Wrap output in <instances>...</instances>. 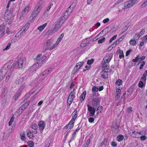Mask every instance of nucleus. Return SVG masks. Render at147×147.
<instances>
[{
  "label": "nucleus",
  "instance_id": "47",
  "mask_svg": "<svg viewBox=\"0 0 147 147\" xmlns=\"http://www.w3.org/2000/svg\"><path fill=\"white\" fill-rule=\"evenodd\" d=\"M79 69V68H78V67H76V65L75 67H74L73 71V74L76 73L78 71Z\"/></svg>",
  "mask_w": 147,
  "mask_h": 147
},
{
  "label": "nucleus",
  "instance_id": "9",
  "mask_svg": "<svg viewBox=\"0 0 147 147\" xmlns=\"http://www.w3.org/2000/svg\"><path fill=\"white\" fill-rule=\"evenodd\" d=\"M9 65L7 64H5L0 70V72L1 73L2 75L4 76L8 72L9 68Z\"/></svg>",
  "mask_w": 147,
  "mask_h": 147
},
{
  "label": "nucleus",
  "instance_id": "59",
  "mask_svg": "<svg viewBox=\"0 0 147 147\" xmlns=\"http://www.w3.org/2000/svg\"><path fill=\"white\" fill-rule=\"evenodd\" d=\"M128 27L127 26H125L122 29V32L121 33V34H123L124 32L126 31L128 28Z\"/></svg>",
  "mask_w": 147,
  "mask_h": 147
},
{
  "label": "nucleus",
  "instance_id": "26",
  "mask_svg": "<svg viewBox=\"0 0 147 147\" xmlns=\"http://www.w3.org/2000/svg\"><path fill=\"white\" fill-rule=\"evenodd\" d=\"M64 33H63L59 36V37L57 39V41H56L59 44V43L61 42L64 36Z\"/></svg>",
  "mask_w": 147,
  "mask_h": 147
},
{
  "label": "nucleus",
  "instance_id": "38",
  "mask_svg": "<svg viewBox=\"0 0 147 147\" xmlns=\"http://www.w3.org/2000/svg\"><path fill=\"white\" fill-rule=\"evenodd\" d=\"M27 144L30 147H33L34 146V142L32 141H28L27 142Z\"/></svg>",
  "mask_w": 147,
  "mask_h": 147
},
{
  "label": "nucleus",
  "instance_id": "16",
  "mask_svg": "<svg viewBox=\"0 0 147 147\" xmlns=\"http://www.w3.org/2000/svg\"><path fill=\"white\" fill-rule=\"evenodd\" d=\"M43 5V1L40 0L37 3L35 7L41 10L42 9V6Z\"/></svg>",
  "mask_w": 147,
  "mask_h": 147
},
{
  "label": "nucleus",
  "instance_id": "63",
  "mask_svg": "<svg viewBox=\"0 0 147 147\" xmlns=\"http://www.w3.org/2000/svg\"><path fill=\"white\" fill-rule=\"evenodd\" d=\"M5 34V33L4 31H0V38H1Z\"/></svg>",
  "mask_w": 147,
  "mask_h": 147
},
{
  "label": "nucleus",
  "instance_id": "5",
  "mask_svg": "<svg viewBox=\"0 0 147 147\" xmlns=\"http://www.w3.org/2000/svg\"><path fill=\"white\" fill-rule=\"evenodd\" d=\"M53 43V40L51 39H48L45 41L43 44V52L45 53L47 50L51 46V45Z\"/></svg>",
  "mask_w": 147,
  "mask_h": 147
},
{
  "label": "nucleus",
  "instance_id": "44",
  "mask_svg": "<svg viewBox=\"0 0 147 147\" xmlns=\"http://www.w3.org/2000/svg\"><path fill=\"white\" fill-rule=\"evenodd\" d=\"M53 3H51L49 5L47 8V9L45 12V13H46V14H47V11H48L50 10L51 7L53 6Z\"/></svg>",
  "mask_w": 147,
  "mask_h": 147
},
{
  "label": "nucleus",
  "instance_id": "54",
  "mask_svg": "<svg viewBox=\"0 0 147 147\" xmlns=\"http://www.w3.org/2000/svg\"><path fill=\"white\" fill-rule=\"evenodd\" d=\"M98 90V88L95 86H93L92 88V90L93 92L94 91L97 92Z\"/></svg>",
  "mask_w": 147,
  "mask_h": 147
},
{
  "label": "nucleus",
  "instance_id": "6",
  "mask_svg": "<svg viewBox=\"0 0 147 147\" xmlns=\"http://www.w3.org/2000/svg\"><path fill=\"white\" fill-rule=\"evenodd\" d=\"M74 4L71 5L69 7H68L66 11L63 13V18L67 19V17L70 15V13L72 12L73 9L75 5H73Z\"/></svg>",
  "mask_w": 147,
  "mask_h": 147
},
{
  "label": "nucleus",
  "instance_id": "12",
  "mask_svg": "<svg viewBox=\"0 0 147 147\" xmlns=\"http://www.w3.org/2000/svg\"><path fill=\"white\" fill-rule=\"evenodd\" d=\"M61 26L60 25H59V24L57 23L56 24L54 27L50 31L49 30V31H50L51 32L50 33L53 34L56 32H57L59 28Z\"/></svg>",
  "mask_w": 147,
  "mask_h": 147
},
{
  "label": "nucleus",
  "instance_id": "51",
  "mask_svg": "<svg viewBox=\"0 0 147 147\" xmlns=\"http://www.w3.org/2000/svg\"><path fill=\"white\" fill-rule=\"evenodd\" d=\"M138 86L141 88H142L144 86V83L142 81H140L138 83Z\"/></svg>",
  "mask_w": 147,
  "mask_h": 147
},
{
  "label": "nucleus",
  "instance_id": "57",
  "mask_svg": "<svg viewBox=\"0 0 147 147\" xmlns=\"http://www.w3.org/2000/svg\"><path fill=\"white\" fill-rule=\"evenodd\" d=\"M145 30L143 28L142 29L141 31L139 34L141 36H142L144 34L145 32Z\"/></svg>",
  "mask_w": 147,
  "mask_h": 147
},
{
  "label": "nucleus",
  "instance_id": "13",
  "mask_svg": "<svg viewBox=\"0 0 147 147\" xmlns=\"http://www.w3.org/2000/svg\"><path fill=\"white\" fill-rule=\"evenodd\" d=\"M41 10L37 8L36 7H35L34 8V10L32 11V14L31 15V16L33 18H35L37 15L39 13L40 11Z\"/></svg>",
  "mask_w": 147,
  "mask_h": 147
},
{
  "label": "nucleus",
  "instance_id": "40",
  "mask_svg": "<svg viewBox=\"0 0 147 147\" xmlns=\"http://www.w3.org/2000/svg\"><path fill=\"white\" fill-rule=\"evenodd\" d=\"M107 141H108L106 139H105L101 143V144H100V146L101 147H102V146H103L104 145H106L107 144Z\"/></svg>",
  "mask_w": 147,
  "mask_h": 147
},
{
  "label": "nucleus",
  "instance_id": "19",
  "mask_svg": "<svg viewBox=\"0 0 147 147\" xmlns=\"http://www.w3.org/2000/svg\"><path fill=\"white\" fill-rule=\"evenodd\" d=\"M77 111L76 110H75L71 114V115L73 117L71 119V120L73 121H74L75 119L77 118Z\"/></svg>",
  "mask_w": 147,
  "mask_h": 147
},
{
  "label": "nucleus",
  "instance_id": "15",
  "mask_svg": "<svg viewBox=\"0 0 147 147\" xmlns=\"http://www.w3.org/2000/svg\"><path fill=\"white\" fill-rule=\"evenodd\" d=\"M38 125L40 129L42 130L45 127V124L43 121H41L38 123Z\"/></svg>",
  "mask_w": 147,
  "mask_h": 147
},
{
  "label": "nucleus",
  "instance_id": "20",
  "mask_svg": "<svg viewBox=\"0 0 147 147\" xmlns=\"http://www.w3.org/2000/svg\"><path fill=\"white\" fill-rule=\"evenodd\" d=\"M26 86L27 84L25 83H24L19 88L18 91L22 93L23 91V89H24Z\"/></svg>",
  "mask_w": 147,
  "mask_h": 147
},
{
  "label": "nucleus",
  "instance_id": "2",
  "mask_svg": "<svg viewBox=\"0 0 147 147\" xmlns=\"http://www.w3.org/2000/svg\"><path fill=\"white\" fill-rule=\"evenodd\" d=\"M113 57V54L109 53L107 54L104 58L102 62V70L105 69L104 71H106V70H108L109 69V67L108 66L107 64L111 60Z\"/></svg>",
  "mask_w": 147,
  "mask_h": 147
},
{
  "label": "nucleus",
  "instance_id": "41",
  "mask_svg": "<svg viewBox=\"0 0 147 147\" xmlns=\"http://www.w3.org/2000/svg\"><path fill=\"white\" fill-rule=\"evenodd\" d=\"M90 142V139H88L86 141V144L83 146V147H88Z\"/></svg>",
  "mask_w": 147,
  "mask_h": 147
},
{
  "label": "nucleus",
  "instance_id": "36",
  "mask_svg": "<svg viewBox=\"0 0 147 147\" xmlns=\"http://www.w3.org/2000/svg\"><path fill=\"white\" fill-rule=\"evenodd\" d=\"M31 128L34 130H36L38 128V126L37 124L35 123H32L31 125Z\"/></svg>",
  "mask_w": 147,
  "mask_h": 147
},
{
  "label": "nucleus",
  "instance_id": "33",
  "mask_svg": "<svg viewBox=\"0 0 147 147\" xmlns=\"http://www.w3.org/2000/svg\"><path fill=\"white\" fill-rule=\"evenodd\" d=\"M103 109V107L102 106H99L96 109V111H97V113L98 114L99 113V111H100V113H101V111Z\"/></svg>",
  "mask_w": 147,
  "mask_h": 147
},
{
  "label": "nucleus",
  "instance_id": "46",
  "mask_svg": "<svg viewBox=\"0 0 147 147\" xmlns=\"http://www.w3.org/2000/svg\"><path fill=\"white\" fill-rule=\"evenodd\" d=\"M122 88L119 87V88H117L116 90V95H120L121 93V89Z\"/></svg>",
  "mask_w": 147,
  "mask_h": 147
},
{
  "label": "nucleus",
  "instance_id": "3",
  "mask_svg": "<svg viewBox=\"0 0 147 147\" xmlns=\"http://www.w3.org/2000/svg\"><path fill=\"white\" fill-rule=\"evenodd\" d=\"M46 58V56H43L39 59H38L36 63L31 67V69H32V71H36L45 62Z\"/></svg>",
  "mask_w": 147,
  "mask_h": 147
},
{
  "label": "nucleus",
  "instance_id": "27",
  "mask_svg": "<svg viewBox=\"0 0 147 147\" xmlns=\"http://www.w3.org/2000/svg\"><path fill=\"white\" fill-rule=\"evenodd\" d=\"M74 121L72 120H71L69 123L68 124L69 125L68 128L69 129H71L73 127L74 125Z\"/></svg>",
  "mask_w": 147,
  "mask_h": 147
},
{
  "label": "nucleus",
  "instance_id": "64",
  "mask_svg": "<svg viewBox=\"0 0 147 147\" xmlns=\"http://www.w3.org/2000/svg\"><path fill=\"white\" fill-rule=\"evenodd\" d=\"M109 20V18H107L106 19H104L103 20V22L104 24H106L108 22Z\"/></svg>",
  "mask_w": 147,
  "mask_h": 147
},
{
  "label": "nucleus",
  "instance_id": "29",
  "mask_svg": "<svg viewBox=\"0 0 147 147\" xmlns=\"http://www.w3.org/2000/svg\"><path fill=\"white\" fill-rule=\"evenodd\" d=\"M21 138L22 141H25L26 137H25V134L24 132L21 133L20 134Z\"/></svg>",
  "mask_w": 147,
  "mask_h": 147
},
{
  "label": "nucleus",
  "instance_id": "49",
  "mask_svg": "<svg viewBox=\"0 0 147 147\" xmlns=\"http://www.w3.org/2000/svg\"><path fill=\"white\" fill-rule=\"evenodd\" d=\"M105 40V37H103L101 39H100L98 40V43H101L104 42Z\"/></svg>",
  "mask_w": 147,
  "mask_h": 147
},
{
  "label": "nucleus",
  "instance_id": "56",
  "mask_svg": "<svg viewBox=\"0 0 147 147\" xmlns=\"http://www.w3.org/2000/svg\"><path fill=\"white\" fill-rule=\"evenodd\" d=\"M11 45V43H9L6 47V48L3 49V51H5V50H7L9 49L10 48Z\"/></svg>",
  "mask_w": 147,
  "mask_h": 147
},
{
  "label": "nucleus",
  "instance_id": "62",
  "mask_svg": "<svg viewBox=\"0 0 147 147\" xmlns=\"http://www.w3.org/2000/svg\"><path fill=\"white\" fill-rule=\"evenodd\" d=\"M44 71H45L46 74H47V75L51 72V69H47Z\"/></svg>",
  "mask_w": 147,
  "mask_h": 147
},
{
  "label": "nucleus",
  "instance_id": "1",
  "mask_svg": "<svg viewBox=\"0 0 147 147\" xmlns=\"http://www.w3.org/2000/svg\"><path fill=\"white\" fill-rule=\"evenodd\" d=\"M25 62L22 54H20L11 65L10 71H13L14 68L16 69L22 68L25 65Z\"/></svg>",
  "mask_w": 147,
  "mask_h": 147
},
{
  "label": "nucleus",
  "instance_id": "58",
  "mask_svg": "<svg viewBox=\"0 0 147 147\" xmlns=\"http://www.w3.org/2000/svg\"><path fill=\"white\" fill-rule=\"evenodd\" d=\"M23 111L21 110V108H20L17 111L16 113L19 114V115H20L22 113Z\"/></svg>",
  "mask_w": 147,
  "mask_h": 147
},
{
  "label": "nucleus",
  "instance_id": "61",
  "mask_svg": "<svg viewBox=\"0 0 147 147\" xmlns=\"http://www.w3.org/2000/svg\"><path fill=\"white\" fill-rule=\"evenodd\" d=\"M88 121L90 123H92L94 122V119L92 117H90L88 119Z\"/></svg>",
  "mask_w": 147,
  "mask_h": 147
},
{
  "label": "nucleus",
  "instance_id": "10",
  "mask_svg": "<svg viewBox=\"0 0 147 147\" xmlns=\"http://www.w3.org/2000/svg\"><path fill=\"white\" fill-rule=\"evenodd\" d=\"M137 0H133L131 1H129L126 2L125 4V7L126 8H129L132 6L137 2Z\"/></svg>",
  "mask_w": 147,
  "mask_h": 147
},
{
  "label": "nucleus",
  "instance_id": "22",
  "mask_svg": "<svg viewBox=\"0 0 147 147\" xmlns=\"http://www.w3.org/2000/svg\"><path fill=\"white\" fill-rule=\"evenodd\" d=\"M86 93V91H85L83 92L82 95L80 96V100L81 101V102H82L84 100L85 97Z\"/></svg>",
  "mask_w": 147,
  "mask_h": 147
},
{
  "label": "nucleus",
  "instance_id": "14",
  "mask_svg": "<svg viewBox=\"0 0 147 147\" xmlns=\"http://www.w3.org/2000/svg\"><path fill=\"white\" fill-rule=\"evenodd\" d=\"M103 70H102L100 73V77L102 79H106L108 78V74H107V71H104L105 70L103 69Z\"/></svg>",
  "mask_w": 147,
  "mask_h": 147
},
{
  "label": "nucleus",
  "instance_id": "28",
  "mask_svg": "<svg viewBox=\"0 0 147 147\" xmlns=\"http://www.w3.org/2000/svg\"><path fill=\"white\" fill-rule=\"evenodd\" d=\"M124 138L123 136L122 135H119L117 138V140L118 142H121L122 141Z\"/></svg>",
  "mask_w": 147,
  "mask_h": 147
},
{
  "label": "nucleus",
  "instance_id": "37",
  "mask_svg": "<svg viewBox=\"0 0 147 147\" xmlns=\"http://www.w3.org/2000/svg\"><path fill=\"white\" fill-rule=\"evenodd\" d=\"M122 81L121 80L118 79L115 82V84L116 85L119 86L122 84Z\"/></svg>",
  "mask_w": 147,
  "mask_h": 147
},
{
  "label": "nucleus",
  "instance_id": "35",
  "mask_svg": "<svg viewBox=\"0 0 147 147\" xmlns=\"http://www.w3.org/2000/svg\"><path fill=\"white\" fill-rule=\"evenodd\" d=\"M11 71H10L9 70V72L8 74L6 76L5 80V82H7L8 81L9 79V78H10V76L11 74Z\"/></svg>",
  "mask_w": 147,
  "mask_h": 147
},
{
  "label": "nucleus",
  "instance_id": "48",
  "mask_svg": "<svg viewBox=\"0 0 147 147\" xmlns=\"http://www.w3.org/2000/svg\"><path fill=\"white\" fill-rule=\"evenodd\" d=\"M58 44V43L56 42L55 44L50 48L49 50H51L54 49L57 46Z\"/></svg>",
  "mask_w": 147,
  "mask_h": 147
},
{
  "label": "nucleus",
  "instance_id": "23",
  "mask_svg": "<svg viewBox=\"0 0 147 147\" xmlns=\"http://www.w3.org/2000/svg\"><path fill=\"white\" fill-rule=\"evenodd\" d=\"M47 25V23H45L43 24L42 25L39 26L38 28L37 29L39 30L41 32L44 29L46 26Z\"/></svg>",
  "mask_w": 147,
  "mask_h": 147
},
{
  "label": "nucleus",
  "instance_id": "18",
  "mask_svg": "<svg viewBox=\"0 0 147 147\" xmlns=\"http://www.w3.org/2000/svg\"><path fill=\"white\" fill-rule=\"evenodd\" d=\"M119 127L117 123H115V125L113 127V131L115 133H118L119 131Z\"/></svg>",
  "mask_w": 147,
  "mask_h": 147
},
{
  "label": "nucleus",
  "instance_id": "31",
  "mask_svg": "<svg viewBox=\"0 0 147 147\" xmlns=\"http://www.w3.org/2000/svg\"><path fill=\"white\" fill-rule=\"evenodd\" d=\"M119 57L121 59L124 57L123 51L122 50H119Z\"/></svg>",
  "mask_w": 147,
  "mask_h": 147
},
{
  "label": "nucleus",
  "instance_id": "50",
  "mask_svg": "<svg viewBox=\"0 0 147 147\" xmlns=\"http://www.w3.org/2000/svg\"><path fill=\"white\" fill-rule=\"evenodd\" d=\"M47 76V74H46L45 72V71H43L42 73L40 74L39 75L40 77H44V78L45 77H46Z\"/></svg>",
  "mask_w": 147,
  "mask_h": 147
},
{
  "label": "nucleus",
  "instance_id": "4",
  "mask_svg": "<svg viewBox=\"0 0 147 147\" xmlns=\"http://www.w3.org/2000/svg\"><path fill=\"white\" fill-rule=\"evenodd\" d=\"M76 90L74 89L72 91H71L69 94L67 100V107L70 106V105L73 102L74 99L75 98Z\"/></svg>",
  "mask_w": 147,
  "mask_h": 147
},
{
  "label": "nucleus",
  "instance_id": "55",
  "mask_svg": "<svg viewBox=\"0 0 147 147\" xmlns=\"http://www.w3.org/2000/svg\"><path fill=\"white\" fill-rule=\"evenodd\" d=\"M139 57L140 56L139 55H138L135 58L133 59L132 60V61L133 62H137L138 60L139 59Z\"/></svg>",
  "mask_w": 147,
  "mask_h": 147
},
{
  "label": "nucleus",
  "instance_id": "53",
  "mask_svg": "<svg viewBox=\"0 0 147 147\" xmlns=\"http://www.w3.org/2000/svg\"><path fill=\"white\" fill-rule=\"evenodd\" d=\"M117 36V35H115L114 36H113L109 40L110 43H111L112 42V41L114 40L116 38Z\"/></svg>",
  "mask_w": 147,
  "mask_h": 147
},
{
  "label": "nucleus",
  "instance_id": "39",
  "mask_svg": "<svg viewBox=\"0 0 147 147\" xmlns=\"http://www.w3.org/2000/svg\"><path fill=\"white\" fill-rule=\"evenodd\" d=\"M27 134L28 136L30 138H32L34 137L32 133L29 130H28Z\"/></svg>",
  "mask_w": 147,
  "mask_h": 147
},
{
  "label": "nucleus",
  "instance_id": "52",
  "mask_svg": "<svg viewBox=\"0 0 147 147\" xmlns=\"http://www.w3.org/2000/svg\"><path fill=\"white\" fill-rule=\"evenodd\" d=\"M141 63L142 64L140 65L139 68L140 69H141L143 68L144 66L145 65L146 63V62L145 61H143Z\"/></svg>",
  "mask_w": 147,
  "mask_h": 147
},
{
  "label": "nucleus",
  "instance_id": "8",
  "mask_svg": "<svg viewBox=\"0 0 147 147\" xmlns=\"http://www.w3.org/2000/svg\"><path fill=\"white\" fill-rule=\"evenodd\" d=\"M88 110L89 112V116L93 117L95 114L96 112V109L93 107H92L89 105H87Z\"/></svg>",
  "mask_w": 147,
  "mask_h": 147
},
{
  "label": "nucleus",
  "instance_id": "42",
  "mask_svg": "<svg viewBox=\"0 0 147 147\" xmlns=\"http://www.w3.org/2000/svg\"><path fill=\"white\" fill-rule=\"evenodd\" d=\"M84 63V62H81L77 63L76 65V67H79L78 68H80V67L82 66L83 64Z\"/></svg>",
  "mask_w": 147,
  "mask_h": 147
},
{
  "label": "nucleus",
  "instance_id": "24",
  "mask_svg": "<svg viewBox=\"0 0 147 147\" xmlns=\"http://www.w3.org/2000/svg\"><path fill=\"white\" fill-rule=\"evenodd\" d=\"M22 93L20 92L17 91L16 93L13 96V98H14V100H17L18 97L20 95H21Z\"/></svg>",
  "mask_w": 147,
  "mask_h": 147
},
{
  "label": "nucleus",
  "instance_id": "60",
  "mask_svg": "<svg viewBox=\"0 0 147 147\" xmlns=\"http://www.w3.org/2000/svg\"><path fill=\"white\" fill-rule=\"evenodd\" d=\"M94 61L93 59H91L90 60H88L87 62V64L88 65H90L93 63Z\"/></svg>",
  "mask_w": 147,
  "mask_h": 147
},
{
  "label": "nucleus",
  "instance_id": "17",
  "mask_svg": "<svg viewBox=\"0 0 147 147\" xmlns=\"http://www.w3.org/2000/svg\"><path fill=\"white\" fill-rule=\"evenodd\" d=\"M129 134L130 135L133 137L136 138H138V133H137V132H136V131H133L131 130V131L129 132Z\"/></svg>",
  "mask_w": 147,
  "mask_h": 147
},
{
  "label": "nucleus",
  "instance_id": "7",
  "mask_svg": "<svg viewBox=\"0 0 147 147\" xmlns=\"http://www.w3.org/2000/svg\"><path fill=\"white\" fill-rule=\"evenodd\" d=\"M90 100L91 105L93 107H96L99 105L100 100L98 98L94 97Z\"/></svg>",
  "mask_w": 147,
  "mask_h": 147
},
{
  "label": "nucleus",
  "instance_id": "43",
  "mask_svg": "<svg viewBox=\"0 0 147 147\" xmlns=\"http://www.w3.org/2000/svg\"><path fill=\"white\" fill-rule=\"evenodd\" d=\"M130 89H128L127 91L126 92L125 94H124L123 95V96H122V98H123L124 99H125V97H124V95L125 94H126V93L127 94H128V93H129V94L130 95H131V92H130Z\"/></svg>",
  "mask_w": 147,
  "mask_h": 147
},
{
  "label": "nucleus",
  "instance_id": "11",
  "mask_svg": "<svg viewBox=\"0 0 147 147\" xmlns=\"http://www.w3.org/2000/svg\"><path fill=\"white\" fill-rule=\"evenodd\" d=\"M29 25L30 24L29 23L26 24L22 28V30H23V31H22V33L20 32H19L16 34V36H19V34H20V35L21 34V33L22 34H24L25 32V31H26V30H27L28 27L29 26Z\"/></svg>",
  "mask_w": 147,
  "mask_h": 147
},
{
  "label": "nucleus",
  "instance_id": "32",
  "mask_svg": "<svg viewBox=\"0 0 147 147\" xmlns=\"http://www.w3.org/2000/svg\"><path fill=\"white\" fill-rule=\"evenodd\" d=\"M141 39L142 41V42H143L144 43H146L147 42V35L142 37Z\"/></svg>",
  "mask_w": 147,
  "mask_h": 147
},
{
  "label": "nucleus",
  "instance_id": "25",
  "mask_svg": "<svg viewBox=\"0 0 147 147\" xmlns=\"http://www.w3.org/2000/svg\"><path fill=\"white\" fill-rule=\"evenodd\" d=\"M120 42L117 39V40L113 44H112L111 45V47H109V49H110V50H111L112 48L113 47H115Z\"/></svg>",
  "mask_w": 147,
  "mask_h": 147
},
{
  "label": "nucleus",
  "instance_id": "21",
  "mask_svg": "<svg viewBox=\"0 0 147 147\" xmlns=\"http://www.w3.org/2000/svg\"><path fill=\"white\" fill-rule=\"evenodd\" d=\"M66 19L63 18V17L62 16L61 18L59 19V22L57 23L59 24V25H60L61 26Z\"/></svg>",
  "mask_w": 147,
  "mask_h": 147
},
{
  "label": "nucleus",
  "instance_id": "45",
  "mask_svg": "<svg viewBox=\"0 0 147 147\" xmlns=\"http://www.w3.org/2000/svg\"><path fill=\"white\" fill-rule=\"evenodd\" d=\"M14 119V117L12 116L11 117L10 121L9 122V125L10 126L11 125Z\"/></svg>",
  "mask_w": 147,
  "mask_h": 147
},
{
  "label": "nucleus",
  "instance_id": "34",
  "mask_svg": "<svg viewBox=\"0 0 147 147\" xmlns=\"http://www.w3.org/2000/svg\"><path fill=\"white\" fill-rule=\"evenodd\" d=\"M136 41L135 39V40L131 39L129 41V42L131 45L133 46H135L136 45Z\"/></svg>",
  "mask_w": 147,
  "mask_h": 147
},
{
  "label": "nucleus",
  "instance_id": "30",
  "mask_svg": "<svg viewBox=\"0 0 147 147\" xmlns=\"http://www.w3.org/2000/svg\"><path fill=\"white\" fill-rule=\"evenodd\" d=\"M141 36L139 34L136 33L133 37L134 39H135L136 40H138Z\"/></svg>",
  "mask_w": 147,
  "mask_h": 147
}]
</instances>
